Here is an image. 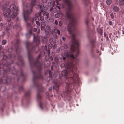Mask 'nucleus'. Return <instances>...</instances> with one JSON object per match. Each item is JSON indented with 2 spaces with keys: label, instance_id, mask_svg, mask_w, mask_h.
<instances>
[{
  "label": "nucleus",
  "instance_id": "1",
  "mask_svg": "<svg viewBox=\"0 0 124 124\" xmlns=\"http://www.w3.org/2000/svg\"><path fill=\"white\" fill-rule=\"evenodd\" d=\"M63 1L67 7L65 17L67 21H69L67 29L71 39L70 50L69 52L65 51L64 55L70 60L66 64H78L79 59L78 57L80 52L79 42L76 37L77 31L76 25L77 23V20L74 13L72 11L73 5L71 0H63Z\"/></svg>",
  "mask_w": 124,
  "mask_h": 124
},
{
  "label": "nucleus",
  "instance_id": "2",
  "mask_svg": "<svg viewBox=\"0 0 124 124\" xmlns=\"http://www.w3.org/2000/svg\"><path fill=\"white\" fill-rule=\"evenodd\" d=\"M26 47L28 52V55L29 61L31 66L36 67L38 68V71L36 72L33 71V74L32 78V81L35 85L37 87L38 91L42 92L43 91V88L41 84H39L37 82L39 79H42L43 77L41 74L42 69V63L39 61V59L41 56H43L44 54V52H41L39 54L36 60L33 58L32 55V53L35 52L36 53L39 50V48L37 46L33 47L31 44L28 41L26 43Z\"/></svg>",
  "mask_w": 124,
  "mask_h": 124
},
{
  "label": "nucleus",
  "instance_id": "3",
  "mask_svg": "<svg viewBox=\"0 0 124 124\" xmlns=\"http://www.w3.org/2000/svg\"><path fill=\"white\" fill-rule=\"evenodd\" d=\"M86 25L87 35L89 40L90 43L92 45V48L91 52L90 54L92 57H94V50L93 49L95 47V37L94 35L95 32L94 31H91L88 26L89 20L86 18L85 21Z\"/></svg>",
  "mask_w": 124,
  "mask_h": 124
},
{
  "label": "nucleus",
  "instance_id": "4",
  "mask_svg": "<svg viewBox=\"0 0 124 124\" xmlns=\"http://www.w3.org/2000/svg\"><path fill=\"white\" fill-rule=\"evenodd\" d=\"M37 0H31V3L29 6L30 9L26 11L23 12V16L24 20L26 22L30 20V18L29 17V15L32 12V10L33 7L36 5Z\"/></svg>",
  "mask_w": 124,
  "mask_h": 124
},
{
  "label": "nucleus",
  "instance_id": "5",
  "mask_svg": "<svg viewBox=\"0 0 124 124\" xmlns=\"http://www.w3.org/2000/svg\"><path fill=\"white\" fill-rule=\"evenodd\" d=\"M13 70L12 71V73L13 74L16 75V76L14 77L15 81H19L20 78L18 76V75L20 74L23 78V81H24L25 79L26 76L25 75L23 74L22 70L21 69L20 70V72L17 71L15 69L14 67H13Z\"/></svg>",
  "mask_w": 124,
  "mask_h": 124
},
{
  "label": "nucleus",
  "instance_id": "6",
  "mask_svg": "<svg viewBox=\"0 0 124 124\" xmlns=\"http://www.w3.org/2000/svg\"><path fill=\"white\" fill-rule=\"evenodd\" d=\"M8 8L10 10V14H12L11 17L12 18H15L18 14V7L16 6L15 5L12 4L9 6H8Z\"/></svg>",
  "mask_w": 124,
  "mask_h": 124
},
{
  "label": "nucleus",
  "instance_id": "7",
  "mask_svg": "<svg viewBox=\"0 0 124 124\" xmlns=\"http://www.w3.org/2000/svg\"><path fill=\"white\" fill-rule=\"evenodd\" d=\"M15 59V56L14 54H9L7 56L5 55H3V60H5L7 59V60H10L11 61L10 62H9L8 61L6 62L4 65H3V66H5L6 67L9 66L11 64L13 63V60Z\"/></svg>",
  "mask_w": 124,
  "mask_h": 124
},
{
  "label": "nucleus",
  "instance_id": "8",
  "mask_svg": "<svg viewBox=\"0 0 124 124\" xmlns=\"http://www.w3.org/2000/svg\"><path fill=\"white\" fill-rule=\"evenodd\" d=\"M9 4V3L8 2H6L5 5L2 7V9L4 11L3 13L4 15L7 17H8L9 16L10 14V10L8 8Z\"/></svg>",
  "mask_w": 124,
  "mask_h": 124
},
{
  "label": "nucleus",
  "instance_id": "9",
  "mask_svg": "<svg viewBox=\"0 0 124 124\" xmlns=\"http://www.w3.org/2000/svg\"><path fill=\"white\" fill-rule=\"evenodd\" d=\"M42 97L39 93L37 94V99L40 103V106L41 108L43 109L46 108V102H44L40 101Z\"/></svg>",
  "mask_w": 124,
  "mask_h": 124
},
{
  "label": "nucleus",
  "instance_id": "10",
  "mask_svg": "<svg viewBox=\"0 0 124 124\" xmlns=\"http://www.w3.org/2000/svg\"><path fill=\"white\" fill-rule=\"evenodd\" d=\"M20 41L17 39L15 42V46L16 48V51L17 54H18L20 52V49L19 47Z\"/></svg>",
  "mask_w": 124,
  "mask_h": 124
},
{
  "label": "nucleus",
  "instance_id": "11",
  "mask_svg": "<svg viewBox=\"0 0 124 124\" xmlns=\"http://www.w3.org/2000/svg\"><path fill=\"white\" fill-rule=\"evenodd\" d=\"M11 80V78H9L7 76L6 79H4V78H3L2 79H0V84H8L10 82Z\"/></svg>",
  "mask_w": 124,
  "mask_h": 124
},
{
  "label": "nucleus",
  "instance_id": "12",
  "mask_svg": "<svg viewBox=\"0 0 124 124\" xmlns=\"http://www.w3.org/2000/svg\"><path fill=\"white\" fill-rule=\"evenodd\" d=\"M33 39L34 42H35L37 45H38L39 44L40 41L39 40V38L38 35H33Z\"/></svg>",
  "mask_w": 124,
  "mask_h": 124
},
{
  "label": "nucleus",
  "instance_id": "13",
  "mask_svg": "<svg viewBox=\"0 0 124 124\" xmlns=\"http://www.w3.org/2000/svg\"><path fill=\"white\" fill-rule=\"evenodd\" d=\"M18 59L20 62L19 65L23 66L24 65V62L23 60L22 56L21 55H18Z\"/></svg>",
  "mask_w": 124,
  "mask_h": 124
},
{
  "label": "nucleus",
  "instance_id": "14",
  "mask_svg": "<svg viewBox=\"0 0 124 124\" xmlns=\"http://www.w3.org/2000/svg\"><path fill=\"white\" fill-rule=\"evenodd\" d=\"M27 26L28 27H30V29L29 31L28 34H26V35L27 37L28 35H29V36H30V35L32 33V31L31 30L32 27L30 23L28 24L27 23Z\"/></svg>",
  "mask_w": 124,
  "mask_h": 124
},
{
  "label": "nucleus",
  "instance_id": "15",
  "mask_svg": "<svg viewBox=\"0 0 124 124\" xmlns=\"http://www.w3.org/2000/svg\"><path fill=\"white\" fill-rule=\"evenodd\" d=\"M59 87V85L58 84H55L53 86V89L56 91L58 90Z\"/></svg>",
  "mask_w": 124,
  "mask_h": 124
},
{
  "label": "nucleus",
  "instance_id": "16",
  "mask_svg": "<svg viewBox=\"0 0 124 124\" xmlns=\"http://www.w3.org/2000/svg\"><path fill=\"white\" fill-rule=\"evenodd\" d=\"M68 72L67 70H64L62 71L61 73V75L64 76H66L68 74Z\"/></svg>",
  "mask_w": 124,
  "mask_h": 124
},
{
  "label": "nucleus",
  "instance_id": "17",
  "mask_svg": "<svg viewBox=\"0 0 124 124\" xmlns=\"http://www.w3.org/2000/svg\"><path fill=\"white\" fill-rule=\"evenodd\" d=\"M30 95V92L29 91L26 92L24 94L26 98L29 97Z\"/></svg>",
  "mask_w": 124,
  "mask_h": 124
},
{
  "label": "nucleus",
  "instance_id": "18",
  "mask_svg": "<svg viewBox=\"0 0 124 124\" xmlns=\"http://www.w3.org/2000/svg\"><path fill=\"white\" fill-rule=\"evenodd\" d=\"M114 11L115 12H118L119 10V8L116 6H114L113 8Z\"/></svg>",
  "mask_w": 124,
  "mask_h": 124
},
{
  "label": "nucleus",
  "instance_id": "19",
  "mask_svg": "<svg viewBox=\"0 0 124 124\" xmlns=\"http://www.w3.org/2000/svg\"><path fill=\"white\" fill-rule=\"evenodd\" d=\"M10 68H8L6 70H2V72L3 73H5L6 72L7 73H8L10 71Z\"/></svg>",
  "mask_w": 124,
  "mask_h": 124
},
{
  "label": "nucleus",
  "instance_id": "20",
  "mask_svg": "<svg viewBox=\"0 0 124 124\" xmlns=\"http://www.w3.org/2000/svg\"><path fill=\"white\" fill-rule=\"evenodd\" d=\"M41 30L43 29L44 30V26H45V23L43 22H42L41 23Z\"/></svg>",
  "mask_w": 124,
  "mask_h": 124
},
{
  "label": "nucleus",
  "instance_id": "21",
  "mask_svg": "<svg viewBox=\"0 0 124 124\" xmlns=\"http://www.w3.org/2000/svg\"><path fill=\"white\" fill-rule=\"evenodd\" d=\"M54 31L55 33L57 34L58 35L60 34V31L59 30L56 29H55Z\"/></svg>",
  "mask_w": 124,
  "mask_h": 124
},
{
  "label": "nucleus",
  "instance_id": "22",
  "mask_svg": "<svg viewBox=\"0 0 124 124\" xmlns=\"http://www.w3.org/2000/svg\"><path fill=\"white\" fill-rule=\"evenodd\" d=\"M68 45L66 44H64L63 46H62L61 47V49H63L65 48H66L68 47Z\"/></svg>",
  "mask_w": 124,
  "mask_h": 124
},
{
  "label": "nucleus",
  "instance_id": "23",
  "mask_svg": "<svg viewBox=\"0 0 124 124\" xmlns=\"http://www.w3.org/2000/svg\"><path fill=\"white\" fill-rule=\"evenodd\" d=\"M84 3H91L90 0H83Z\"/></svg>",
  "mask_w": 124,
  "mask_h": 124
},
{
  "label": "nucleus",
  "instance_id": "24",
  "mask_svg": "<svg viewBox=\"0 0 124 124\" xmlns=\"http://www.w3.org/2000/svg\"><path fill=\"white\" fill-rule=\"evenodd\" d=\"M6 89V88L5 87L2 86L0 88V91L2 92H3Z\"/></svg>",
  "mask_w": 124,
  "mask_h": 124
},
{
  "label": "nucleus",
  "instance_id": "25",
  "mask_svg": "<svg viewBox=\"0 0 124 124\" xmlns=\"http://www.w3.org/2000/svg\"><path fill=\"white\" fill-rule=\"evenodd\" d=\"M41 12H42L43 14V15H45L46 16V12L45 11H44L43 9H41Z\"/></svg>",
  "mask_w": 124,
  "mask_h": 124
},
{
  "label": "nucleus",
  "instance_id": "26",
  "mask_svg": "<svg viewBox=\"0 0 124 124\" xmlns=\"http://www.w3.org/2000/svg\"><path fill=\"white\" fill-rule=\"evenodd\" d=\"M112 2V0H107L106 1L107 4L108 5H110Z\"/></svg>",
  "mask_w": 124,
  "mask_h": 124
},
{
  "label": "nucleus",
  "instance_id": "27",
  "mask_svg": "<svg viewBox=\"0 0 124 124\" xmlns=\"http://www.w3.org/2000/svg\"><path fill=\"white\" fill-rule=\"evenodd\" d=\"M119 4L121 6L123 5L124 4V2L122 0H119Z\"/></svg>",
  "mask_w": 124,
  "mask_h": 124
},
{
  "label": "nucleus",
  "instance_id": "28",
  "mask_svg": "<svg viewBox=\"0 0 124 124\" xmlns=\"http://www.w3.org/2000/svg\"><path fill=\"white\" fill-rule=\"evenodd\" d=\"M97 30L99 34H102V30L101 29H97Z\"/></svg>",
  "mask_w": 124,
  "mask_h": 124
},
{
  "label": "nucleus",
  "instance_id": "29",
  "mask_svg": "<svg viewBox=\"0 0 124 124\" xmlns=\"http://www.w3.org/2000/svg\"><path fill=\"white\" fill-rule=\"evenodd\" d=\"M13 23L12 22H9L8 23V25L9 27H11L12 26Z\"/></svg>",
  "mask_w": 124,
  "mask_h": 124
},
{
  "label": "nucleus",
  "instance_id": "30",
  "mask_svg": "<svg viewBox=\"0 0 124 124\" xmlns=\"http://www.w3.org/2000/svg\"><path fill=\"white\" fill-rule=\"evenodd\" d=\"M7 41L5 40H3L2 41V44L3 45H5Z\"/></svg>",
  "mask_w": 124,
  "mask_h": 124
},
{
  "label": "nucleus",
  "instance_id": "31",
  "mask_svg": "<svg viewBox=\"0 0 124 124\" xmlns=\"http://www.w3.org/2000/svg\"><path fill=\"white\" fill-rule=\"evenodd\" d=\"M20 26L19 25H15V26H13V27L14 28H17L18 27H20Z\"/></svg>",
  "mask_w": 124,
  "mask_h": 124
},
{
  "label": "nucleus",
  "instance_id": "32",
  "mask_svg": "<svg viewBox=\"0 0 124 124\" xmlns=\"http://www.w3.org/2000/svg\"><path fill=\"white\" fill-rule=\"evenodd\" d=\"M53 46V45L52 44H49L48 46V48L49 49H50L52 48Z\"/></svg>",
  "mask_w": 124,
  "mask_h": 124
},
{
  "label": "nucleus",
  "instance_id": "33",
  "mask_svg": "<svg viewBox=\"0 0 124 124\" xmlns=\"http://www.w3.org/2000/svg\"><path fill=\"white\" fill-rule=\"evenodd\" d=\"M19 89L20 91H22L23 90V86H22L19 87Z\"/></svg>",
  "mask_w": 124,
  "mask_h": 124
},
{
  "label": "nucleus",
  "instance_id": "34",
  "mask_svg": "<svg viewBox=\"0 0 124 124\" xmlns=\"http://www.w3.org/2000/svg\"><path fill=\"white\" fill-rule=\"evenodd\" d=\"M110 16H111L112 19L113 20H114V15L113 13H111L110 14Z\"/></svg>",
  "mask_w": 124,
  "mask_h": 124
},
{
  "label": "nucleus",
  "instance_id": "35",
  "mask_svg": "<svg viewBox=\"0 0 124 124\" xmlns=\"http://www.w3.org/2000/svg\"><path fill=\"white\" fill-rule=\"evenodd\" d=\"M36 20V18L35 17H33L32 19L31 20V21L32 23H33V22L34 21H35Z\"/></svg>",
  "mask_w": 124,
  "mask_h": 124
},
{
  "label": "nucleus",
  "instance_id": "36",
  "mask_svg": "<svg viewBox=\"0 0 124 124\" xmlns=\"http://www.w3.org/2000/svg\"><path fill=\"white\" fill-rule=\"evenodd\" d=\"M65 64L64 63H62L60 65V66L62 68H63L65 66Z\"/></svg>",
  "mask_w": 124,
  "mask_h": 124
},
{
  "label": "nucleus",
  "instance_id": "37",
  "mask_svg": "<svg viewBox=\"0 0 124 124\" xmlns=\"http://www.w3.org/2000/svg\"><path fill=\"white\" fill-rule=\"evenodd\" d=\"M11 18H12L11 17H9V18H8L7 19V21L8 22H11L10 21L11 20Z\"/></svg>",
  "mask_w": 124,
  "mask_h": 124
},
{
  "label": "nucleus",
  "instance_id": "38",
  "mask_svg": "<svg viewBox=\"0 0 124 124\" xmlns=\"http://www.w3.org/2000/svg\"><path fill=\"white\" fill-rule=\"evenodd\" d=\"M40 20L41 21H43L44 20V17L43 16H40Z\"/></svg>",
  "mask_w": 124,
  "mask_h": 124
},
{
  "label": "nucleus",
  "instance_id": "39",
  "mask_svg": "<svg viewBox=\"0 0 124 124\" xmlns=\"http://www.w3.org/2000/svg\"><path fill=\"white\" fill-rule=\"evenodd\" d=\"M38 8H39L40 9H41L42 8V5H38Z\"/></svg>",
  "mask_w": 124,
  "mask_h": 124
},
{
  "label": "nucleus",
  "instance_id": "40",
  "mask_svg": "<svg viewBox=\"0 0 124 124\" xmlns=\"http://www.w3.org/2000/svg\"><path fill=\"white\" fill-rule=\"evenodd\" d=\"M55 17L56 18H58L59 17V14H55Z\"/></svg>",
  "mask_w": 124,
  "mask_h": 124
},
{
  "label": "nucleus",
  "instance_id": "41",
  "mask_svg": "<svg viewBox=\"0 0 124 124\" xmlns=\"http://www.w3.org/2000/svg\"><path fill=\"white\" fill-rule=\"evenodd\" d=\"M53 38H51L49 40V42L50 43L52 42L53 41Z\"/></svg>",
  "mask_w": 124,
  "mask_h": 124
},
{
  "label": "nucleus",
  "instance_id": "42",
  "mask_svg": "<svg viewBox=\"0 0 124 124\" xmlns=\"http://www.w3.org/2000/svg\"><path fill=\"white\" fill-rule=\"evenodd\" d=\"M36 24L38 25H40V23L38 21H37L36 22Z\"/></svg>",
  "mask_w": 124,
  "mask_h": 124
},
{
  "label": "nucleus",
  "instance_id": "43",
  "mask_svg": "<svg viewBox=\"0 0 124 124\" xmlns=\"http://www.w3.org/2000/svg\"><path fill=\"white\" fill-rule=\"evenodd\" d=\"M0 25L3 28L5 26V25L3 23H1L0 24Z\"/></svg>",
  "mask_w": 124,
  "mask_h": 124
},
{
  "label": "nucleus",
  "instance_id": "44",
  "mask_svg": "<svg viewBox=\"0 0 124 124\" xmlns=\"http://www.w3.org/2000/svg\"><path fill=\"white\" fill-rule=\"evenodd\" d=\"M41 1L43 3H46V0H41Z\"/></svg>",
  "mask_w": 124,
  "mask_h": 124
},
{
  "label": "nucleus",
  "instance_id": "45",
  "mask_svg": "<svg viewBox=\"0 0 124 124\" xmlns=\"http://www.w3.org/2000/svg\"><path fill=\"white\" fill-rule=\"evenodd\" d=\"M63 60H64V61H66V58L64 56H63L62 57Z\"/></svg>",
  "mask_w": 124,
  "mask_h": 124
},
{
  "label": "nucleus",
  "instance_id": "46",
  "mask_svg": "<svg viewBox=\"0 0 124 124\" xmlns=\"http://www.w3.org/2000/svg\"><path fill=\"white\" fill-rule=\"evenodd\" d=\"M109 24L110 25H112L113 23L111 21H110L109 22Z\"/></svg>",
  "mask_w": 124,
  "mask_h": 124
},
{
  "label": "nucleus",
  "instance_id": "47",
  "mask_svg": "<svg viewBox=\"0 0 124 124\" xmlns=\"http://www.w3.org/2000/svg\"><path fill=\"white\" fill-rule=\"evenodd\" d=\"M49 20L51 22H53L54 21V19L52 18H50L49 19Z\"/></svg>",
  "mask_w": 124,
  "mask_h": 124
},
{
  "label": "nucleus",
  "instance_id": "48",
  "mask_svg": "<svg viewBox=\"0 0 124 124\" xmlns=\"http://www.w3.org/2000/svg\"><path fill=\"white\" fill-rule=\"evenodd\" d=\"M62 39L64 41H65L66 40V38H65L64 37H62Z\"/></svg>",
  "mask_w": 124,
  "mask_h": 124
},
{
  "label": "nucleus",
  "instance_id": "49",
  "mask_svg": "<svg viewBox=\"0 0 124 124\" xmlns=\"http://www.w3.org/2000/svg\"><path fill=\"white\" fill-rule=\"evenodd\" d=\"M59 26H61L62 25V24L61 22L60 21L59 22Z\"/></svg>",
  "mask_w": 124,
  "mask_h": 124
},
{
  "label": "nucleus",
  "instance_id": "50",
  "mask_svg": "<svg viewBox=\"0 0 124 124\" xmlns=\"http://www.w3.org/2000/svg\"><path fill=\"white\" fill-rule=\"evenodd\" d=\"M47 53L48 54V55H49L50 53V51L49 50H47Z\"/></svg>",
  "mask_w": 124,
  "mask_h": 124
},
{
  "label": "nucleus",
  "instance_id": "51",
  "mask_svg": "<svg viewBox=\"0 0 124 124\" xmlns=\"http://www.w3.org/2000/svg\"><path fill=\"white\" fill-rule=\"evenodd\" d=\"M55 24L56 25H57L58 24V22L56 20H55L54 22Z\"/></svg>",
  "mask_w": 124,
  "mask_h": 124
},
{
  "label": "nucleus",
  "instance_id": "52",
  "mask_svg": "<svg viewBox=\"0 0 124 124\" xmlns=\"http://www.w3.org/2000/svg\"><path fill=\"white\" fill-rule=\"evenodd\" d=\"M49 73L50 76L52 75L51 72L50 70L49 71Z\"/></svg>",
  "mask_w": 124,
  "mask_h": 124
},
{
  "label": "nucleus",
  "instance_id": "53",
  "mask_svg": "<svg viewBox=\"0 0 124 124\" xmlns=\"http://www.w3.org/2000/svg\"><path fill=\"white\" fill-rule=\"evenodd\" d=\"M33 31L35 32H36L37 31V29L36 28H34L33 29Z\"/></svg>",
  "mask_w": 124,
  "mask_h": 124
},
{
  "label": "nucleus",
  "instance_id": "54",
  "mask_svg": "<svg viewBox=\"0 0 124 124\" xmlns=\"http://www.w3.org/2000/svg\"><path fill=\"white\" fill-rule=\"evenodd\" d=\"M6 30L7 31L9 30L10 29L8 27H6Z\"/></svg>",
  "mask_w": 124,
  "mask_h": 124
},
{
  "label": "nucleus",
  "instance_id": "55",
  "mask_svg": "<svg viewBox=\"0 0 124 124\" xmlns=\"http://www.w3.org/2000/svg\"><path fill=\"white\" fill-rule=\"evenodd\" d=\"M51 70H53V66H51Z\"/></svg>",
  "mask_w": 124,
  "mask_h": 124
},
{
  "label": "nucleus",
  "instance_id": "56",
  "mask_svg": "<svg viewBox=\"0 0 124 124\" xmlns=\"http://www.w3.org/2000/svg\"><path fill=\"white\" fill-rule=\"evenodd\" d=\"M50 59L51 61H52L53 60V58L51 57L50 58Z\"/></svg>",
  "mask_w": 124,
  "mask_h": 124
},
{
  "label": "nucleus",
  "instance_id": "57",
  "mask_svg": "<svg viewBox=\"0 0 124 124\" xmlns=\"http://www.w3.org/2000/svg\"><path fill=\"white\" fill-rule=\"evenodd\" d=\"M2 20V19L1 18V16H0V21H1Z\"/></svg>",
  "mask_w": 124,
  "mask_h": 124
},
{
  "label": "nucleus",
  "instance_id": "58",
  "mask_svg": "<svg viewBox=\"0 0 124 124\" xmlns=\"http://www.w3.org/2000/svg\"><path fill=\"white\" fill-rule=\"evenodd\" d=\"M49 34V32L47 31V35L48 34Z\"/></svg>",
  "mask_w": 124,
  "mask_h": 124
},
{
  "label": "nucleus",
  "instance_id": "59",
  "mask_svg": "<svg viewBox=\"0 0 124 124\" xmlns=\"http://www.w3.org/2000/svg\"><path fill=\"white\" fill-rule=\"evenodd\" d=\"M2 71V70H0V74H1Z\"/></svg>",
  "mask_w": 124,
  "mask_h": 124
},
{
  "label": "nucleus",
  "instance_id": "60",
  "mask_svg": "<svg viewBox=\"0 0 124 124\" xmlns=\"http://www.w3.org/2000/svg\"><path fill=\"white\" fill-rule=\"evenodd\" d=\"M49 90L50 91L51 90V88H50L49 89Z\"/></svg>",
  "mask_w": 124,
  "mask_h": 124
},
{
  "label": "nucleus",
  "instance_id": "61",
  "mask_svg": "<svg viewBox=\"0 0 124 124\" xmlns=\"http://www.w3.org/2000/svg\"><path fill=\"white\" fill-rule=\"evenodd\" d=\"M58 7V8L59 9H60V7H59L58 6V7Z\"/></svg>",
  "mask_w": 124,
  "mask_h": 124
},
{
  "label": "nucleus",
  "instance_id": "62",
  "mask_svg": "<svg viewBox=\"0 0 124 124\" xmlns=\"http://www.w3.org/2000/svg\"><path fill=\"white\" fill-rule=\"evenodd\" d=\"M45 50H46V45H45Z\"/></svg>",
  "mask_w": 124,
  "mask_h": 124
},
{
  "label": "nucleus",
  "instance_id": "63",
  "mask_svg": "<svg viewBox=\"0 0 124 124\" xmlns=\"http://www.w3.org/2000/svg\"><path fill=\"white\" fill-rule=\"evenodd\" d=\"M47 28H48L49 27V26H48V25H47Z\"/></svg>",
  "mask_w": 124,
  "mask_h": 124
},
{
  "label": "nucleus",
  "instance_id": "64",
  "mask_svg": "<svg viewBox=\"0 0 124 124\" xmlns=\"http://www.w3.org/2000/svg\"><path fill=\"white\" fill-rule=\"evenodd\" d=\"M58 61V59H57V60H56V61L57 62V61Z\"/></svg>",
  "mask_w": 124,
  "mask_h": 124
}]
</instances>
